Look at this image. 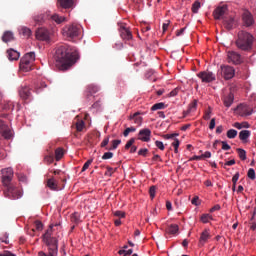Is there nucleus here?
<instances>
[{
	"label": "nucleus",
	"mask_w": 256,
	"mask_h": 256,
	"mask_svg": "<svg viewBox=\"0 0 256 256\" xmlns=\"http://www.w3.org/2000/svg\"><path fill=\"white\" fill-rule=\"evenodd\" d=\"M86 93H87L86 94L87 99H89L90 97H93V95H95V93H99V86L94 85V84L88 85Z\"/></svg>",
	"instance_id": "21"
},
{
	"label": "nucleus",
	"mask_w": 256,
	"mask_h": 256,
	"mask_svg": "<svg viewBox=\"0 0 256 256\" xmlns=\"http://www.w3.org/2000/svg\"><path fill=\"white\" fill-rule=\"evenodd\" d=\"M0 243L9 245V234L5 233L4 236L0 238Z\"/></svg>",
	"instance_id": "50"
},
{
	"label": "nucleus",
	"mask_w": 256,
	"mask_h": 256,
	"mask_svg": "<svg viewBox=\"0 0 256 256\" xmlns=\"http://www.w3.org/2000/svg\"><path fill=\"white\" fill-rule=\"evenodd\" d=\"M237 181H239V172H237L233 177H232V183L234 185H237Z\"/></svg>",
	"instance_id": "61"
},
{
	"label": "nucleus",
	"mask_w": 256,
	"mask_h": 256,
	"mask_svg": "<svg viewBox=\"0 0 256 256\" xmlns=\"http://www.w3.org/2000/svg\"><path fill=\"white\" fill-rule=\"evenodd\" d=\"M228 63H233L234 65H241L243 63V58L241 54L235 51H229L227 54Z\"/></svg>",
	"instance_id": "12"
},
{
	"label": "nucleus",
	"mask_w": 256,
	"mask_h": 256,
	"mask_svg": "<svg viewBox=\"0 0 256 256\" xmlns=\"http://www.w3.org/2000/svg\"><path fill=\"white\" fill-rule=\"evenodd\" d=\"M130 121H134L137 125H141V122L143 121V118L139 116V112L134 113L133 115H130L129 117Z\"/></svg>",
	"instance_id": "30"
},
{
	"label": "nucleus",
	"mask_w": 256,
	"mask_h": 256,
	"mask_svg": "<svg viewBox=\"0 0 256 256\" xmlns=\"http://www.w3.org/2000/svg\"><path fill=\"white\" fill-rule=\"evenodd\" d=\"M7 55H8L9 61H17L19 60V57H21V54L13 48L7 51Z\"/></svg>",
	"instance_id": "22"
},
{
	"label": "nucleus",
	"mask_w": 256,
	"mask_h": 256,
	"mask_svg": "<svg viewBox=\"0 0 256 256\" xmlns=\"http://www.w3.org/2000/svg\"><path fill=\"white\" fill-rule=\"evenodd\" d=\"M91 163H93V159H89L82 167V172L87 171V168L91 166Z\"/></svg>",
	"instance_id": "53"
},
{
	"label": "nucleus",
	"mask_w": 256,
	"mask_h": 256,
	"mask_svg": "<svg viewBox=\"0 0 256 256\" xmlns=\"http://www.w3.org/2000/svg\"><path fill=\"white\" fill-rule=\"evenodd\" d=\"M49 17H51V12L46 11L44 13L35 15L33 17V19H34L35 23H37V25H43V23H45V21H49Z\"/></svg>",
	"instance_id": "15"
},
{
	"label": "nucleus",
	"mask_w": 256,
	"mask_h": 256,
	"mask_svg": "<svg viewBox=\"0 0 256 256\" xmlns=\"http://www.w3.org/2000/svg\"><path fill=\"white\" fill-rule=\"evenodd\" d=\"M166 233L169 235H177V233H179V226L177 224H171L166 229Z\"/></svg>",
	"instance_id": "28"
},
{
	"label": "nucleus",
	"mask_w": 256,
	"mask_h": 256,
	"mask_svg": "<svg viewBox=\"0 0 256 256\" xmlns=\"http://www.w3.org/2000/svg\"><path fill=\"white\" fill-rule=\"evenodd\" d=\"M155 193H157V186H151L149 189L151 199H155Z\"/></svg>",
	"instance_id": "45"
},
{
	"label": "nucleus",
	"mask_w": 256,
	"mask_h": 256,
	"mask_svg": "<svg viewBox=\"0 0 256 256\" xmlns=\"http://www.w3.org/2000/svg\"><path fill=\"white\" fill-rule=\"evenodd\" d=\"M36 39H38V41H50L51 33L47 28H38L36 30Z\"/></svg>",
	"instance_id": "13"
},
{
	"label": "nucleus",
	"mask_w": 256,
	"mask_h": 256,
	"mask_svg": "<svg viewBox=\"0 0 256 256\" xmlns=\"http://www.w3.org/2000/svg\"><path fill=\"white\" fill-rule=\"evenodd\" d=\"M81 33H83V27L79 24H68L62 29V35L68 41L81 37Z\"/></svg>",
	"instance_id": "3"
},
{
	"label": "nucleus",
	"mask_w": 256,
	"mask_h": 256,
	"mask_svg": "<svg viewBox=\"0 0 256 256\" xmlns=\"http://www.w3.org/2000/svg\"><path fill=\"white\" fill-rule=\"evenodd\" d=\"M179 139H175L174 143H172V147H174V153H179Z\"/></svg>",
	"instance_id": "48"
},
{
	"label": "nucleus",
	"mask_w": 256,
	"mask_h": 256,
	"mask_svg": "<svg viewBox=\"0 0 256 256\" xmlns=\"http://www.w3.org/2000/svg\"><path fill=\"white\" fill-rule=\"evenodd\" d=\"M247 175H248L249 179H251L252 181H255V178H256V176H255V169L250 168L248 170V174Z\"/></svg>",
	"instance_id": "46"
},
{
	"label": "nucleus",
	"mask_w": 256,
	"mask_h": 256,
	"mask_svg": "<svg viewBox=\"0 0 256 256\" xmlns=\"http://www.w3.org/2000/svg\"><path fill=\"white\" fill-rule=\"evenodd\" d=\"M0 256H17V255L11 253L10 251H5L4 253L0 254Z\"/></svg>",
	"instance_id": "64"
},
{
	"label": "nucleus",
	"mask_w": 256,
	"mask_h": 256,
	"mask_svg": "<svg viewBox=\"0 0 256 256\" xmlns=\"http://www.w3.org/2000/svg\"><path fill=\"white\" fill-rule=\"evenodd\" d=\"M135 131H137L135 127H128L124 130L123 135L129 137V133H135Z\"/></svg>",
	"instance_id": "44"
},
{
	"label": "nucleus",
	"mask_w": 256,
	"mask_h": 256,
	"mask_svg": "<svg viewBox=\"0 0 256 256\" xmlns=\"http://www.w3.org/2000/svg\"><path fill=\"white\" fill-rule=\"evenodd\" d=\"M165 107V103L160 102L156 103L151 107V111H159V109H163Z\"/></svg>",
	"instance_id": "41"
},
{
	"label": "nucleus",
	"mask_w": 256,
	"mask_h": 256,
	"mask_svg": "<svg viewBox=\"0 0 256 256\" xmlns=\"http://www.w3.org/2000/svg\"><path fill=\"white\" fill-rule=\"evenodd\" d=\"M197 109V100H194L188 107V110L186 111V115H189V113H193Z\"/></svg>",
	"instance_id": "36"
},
{
	"label": "nucleus",
	"mask_w": 256,
	"mask_h": 256,
	"mask_svg": "<svg viewBox=\"0 0 256 256\" xmlns=\"http://www.w3.org/2000/svg\"><path fill=\"white\" fill-rule=\"evenodd\" d=\"M35 63V52L26 53L20 60V71L29 73L33 70V64Z\"/></svg>",
	"instance_id": "4"
},
{
	"label": "nucleus",
	"mask_w": 256,
	"mask_h": 256,
	"mask_svg": "<svg viewBox=\"0 0 256 256\" xmlns=\"http://www.w3.org/2000/svg\"><path fill=\"white\" fill-rule=\"evenodd\" d=\"M79 213L75 212L71 215V221L72 223H79Z\"/></svg>",
	"instance_id": "47"
},
{
	"label": "nucleus",
	"mask_w": 256,
	"mask_h": 256,
	"mask_svg": "<svg viewBox=\"0 0 256 256\" xmlns=\"http://www.w3.org/2000/svg\"><path fill=\"white\" fill-rule=\"evenodd\" d=\"M154 73H155L154 70H151V69L148 70V71L146 72V74H145L146 79H151V77H153Z\"/></svg>",
	"instance_id": "58"
},
{
	"label": "nucleus",
	"mask_w": 256,
	"mask_h": 256,
	"mask_svg": "<svg viewBox=\"0 0 256 256\" xmlns=\"http://www.w3.org/2000/svg\"><path fill=\"white\" fill-rule=\"evenodd\" d=\"M133 143H135V138H131L125 145V149H131L133 146Z\"/></svg>",
	"instance_id": "55"
},
{
	"label": "nucleus",
	"mask_w": 256,
	"mask_h": 256,
	"mask_svg": "<svg viewBox=\"0 0 256 256\" xmlns=\"http://www.w3.org/2000/svg\"><path fill=\"white\" fill-rule=\"evenodd\" d=\"M49 21H54L57 25H61V23H65V17L60 16L59 14H51L50 12Z\"/></svg>",
	"instance_id": "23"
},
{
	"label": "nucleus",
	"mask_w": 256,
	"mask_h": 256,
	"mask_svg": "<svg viewBox=\"0 0 256 256\" xmlns=\"http://www.w3.org/2000/svg\"><path fill=\"white\" fill-rule=\"evenodd\" d=\"M118 31L120 33V37L121 39H123V41H131V39H133V34L131 33V30H129V28H127V24L125 23H118Z\"/></svg>",
	"instance_id": "9"
},
{
	"label": "nucleus",
	"mask_w": 256,
	"mask_h": 256,
	"mask_svg": "<svg viewBox=\"0 0 256 256\" xmlns=\"http://www.w3.org/2000/svg\"><path fill=\"white\" fill-rule=\"evenodd\" d=\"M238 157L241 161H245L247 159V152L242 148H237Z\"/></svg>",
	"instance_id": "34"
},
{
	"label": "nucleus",
	"mask_w": 256,
	"mask_h": 256,
	"mask_svg": "<svg viewBox=\"0 0 256 256\" xmlns=\"http://www.w3.org/2000/svg\"><path fill=\"white\" fill-rule=\"evenodd\" d=\"M58 5L62 9H71L73 7V0H58Z\"/></svg>",
	"instance_id": "25"
},
{
	"label": "nucleus",
	"mask_w": 256,
	"mask_h": 256,
	"mask_svg": "<svg viewBox=\"0 0 256 256\" xmlns=\"http://www.w3.org/2000/svg\"><path fill=\"white\" fill-rule=\"evenodd\" d=\"M19 95L24 101H29V99H31V89L27 86H22L19 89Z\"/></svg>",
	"instance_id": "19"
},
{
	"label": "nucleus",
	"mask_w": 256,
	"mask_h": 256,
	"mask_svg": "<svg viewBox=\"0 0 256 256\" xmlns=\"http://www.w3.org/2000/svg\"><path fill=\"white\" fill-rule=\"evenodd\" d=\"M53 227H54L53 224L49 226V228L46 230L45 234L43 235V239H51L53 237Z\"/></svg>",
	"instance_id": "33"
},
{
	"label": "nucleus",
	"mask_w": 256,
	"mask_h": 256,
	"mask_svg": "<svg viewBox=\"0 0 256 256\" xmlns=\"http://www.w3.org/2000/svg\"><path fill=\"white\" fill-rule=\"evenodd\" d=\"M56 67L61 71H67L69 67L75 65L79 59V53L71 51L67 46H59L54 56Z\"/></svg>",
	"instance_id": "1"
},
{
	"label": "nucleus",
	"mask_w": 256,
	"mask_h": 256,
	"mask_svg": "<svg viewBox=\"0 0 256 256\" xmlns=\"http://www.w3.org/2000/svg\"><path fill=\"white\" fill-rule=\"evenodd\" d=\"M57 179L55 177H51L50 179H48L47 181V187H49V189H51L52 191H57Z\"/></svg>",
	"instance_id": "27"
},
{
	"label": "nucleus",
	"mask_w": 256,
	"mask_h": 256,
	"mask_svg": "<svg viewBox=\"0 0 256 256\" xmlns=\"http://www.w3.org/2000/svg\"><path fill=\"white\" fill-rule=\"evenodd\" d=\"M227 137H228V139H235V137H237V130H235V129L228 130Z\"/></svg>",
	"instance_id": "42"
},
{
	"label": "nucleus",
	"mask_w": 256,
	"mask_h": 256,
	"mask_svg": "<svg viewBox=\"0 0 256 256\" xmlns=\"http://www.w3.org/2000/svg\"><path fill=\"white\" fill-rule=\"evenodd\" d=\"M63 155H65V150L63 148H57L55 150L56 161H61V159H63Z\"/></svg>",
	"instance_id": "32"
},
{
	"label": "nucleus",
	"mask_w": 256,
	"mask_h": 256,
	"mask_svg": "<svg viewBox=\"0 0 256 256\" xmlns=\"http://www.w3.org/2000/svg\"><path fill=\"white\" fill-rule=\"evenodd\" d=\"M138 139L144 143H149V141H151V130L149 128L140 130L138 133Z\"/></svg>",
	"instance_id": "16"
},
{
	"label": "nucleus",
	"mask_w": 256,
	"mask_h": 256,
	"mask_svg": "<svg viewBox=\"0 0 256 256\" xmlns=\"http://www.w3.org/2000/svg\"><path fill=\"white\" fill-rule=\"evenodd\" d=\"M15 105H13V102L8 101L6 103H4V105L2 106L3 111H13Z\"/></svg>",
	"instance_id": "35"
},
{
	"label": "nucleus",
	"mask_w": 256,
	"mask_h": 256,
	"mask_svg": "<svg viewBox=\"0 0 256 256\" xmlns=\"http://www.w3.org/2000/svg\"><path fill=\"white\" fill-rule=\"evenodd\" d=\"M21 35H23V37H31V29L27 28V27H22L20 30Z\"/></svg>",
	"instance_id": "39"
},
{
	"label": "nucleus",
	"mask_w": 256,
	"mask_h": 256,
	"mask_svg": "<svg viewBox=\"0 0 256 256\" xmlns=\"http://www.w3.org/2000/svg\"><path fill=\"white\" fill-rule=\"evenodd\" d=\"M107 145H109V136L104 138V140L101 142L100 147H107Z\"/></svg>",
	"instance_id": "59"
},
{
	"label": "nucleus",
	"mask_w": 256,
	"mask_h": 256,
	"mask_svg": "<svg viewBox=\"0 0 256 256\" xmlns=\"http://www.w3.org/2000/svg\"><path fill=\"white\" fill-rule=\"evenodd\" d=\"M44 160L46 161V163H49V164L53 163L54 161L53 155L46 156Z\"/></svg>",
	"instance_id": "63"
},
{
	"label": "nucleus",
	"mask_w": 256,
	"mask_h": 256,
	"mask_svg": "<svg viewBox=\"0 0 256 256\" xmlns=\"http://www.w3.org/2000/svg\"><path fill=\"white\" fill-rule=\"evenodd\" d=\"M242 21L245 27H251L253 23H255V19H253V14L249 11H245L242 15Z\"/></svg>",
	"instance_id": "18"
},
{
	"label": "nucleus",
	"mask_w": 256,
	"mask_h": 256,
	"mask_svg": "<svg viewBox=\"0 0 256 256\" xmlns=\"http://www.w3.org/2000/svg\"><path fill=\"white\" fill-rule=\"evenodd\" d=\"M103 160L113 159V152H105L102 156Z\"/></svg>",
	"instance_id": "51"
},
{
	"label": "nucleus",
	"mask_w": 256,
	"mask_h": 256,
	"mask_svg": "<svg viewBox=\"0 0 256 256\" xmlns=\"http://www.w3.org/2000/svg\"><path fill=\"white\" fill-rule=\"evenodd\" d=\"M235 99V96L230 92L227 96L224 97L223 103L225 107L229 108L231 105H233V101Z\"/></svg>",
	"instance_id": "24"
},
{
	"label": "nucleus",
	"mask_w": 256,
	"mask_h": 256,
	"mask_svg": "<svg viewBox=\"0 0 256 256\" xmlns=\"http://www.w3.org/2000/svg\"><path fill=\"white\" fill-rule=\"evenodd\" d=\"M199 9H201V2L195 1L192 4V13H199Z\"/></svg>",
	"instance_id": "40"
},
{
	"label": "nucleus",
	"mask_w": 256,
	"mask_h": 256,
	"mask_svg": "<svg viewBox=\"0 0 256 256\" xmlns=\"http://www.w3.org/2000/svg\"><path fill=\"white\" fill-rule=\"evenodd\" d=\"M228 13L229 8L227 5H220L213 11V17L216 21H221V19L224 20L227 17Z\"/></svg>",
	"instance_id": "8"
},
{
	"label": "nucleus",
	"mask_w": 256,
	"mask_h": 256,
	"mask_svg": "<svg viewBox=\"0 0 256 256\" xmlns=\"http://www.w3.org/2000/svg\"><path fill=\"white\" fill-rule=\"evenodd\" d=\"M107 171L105 172V175H107L108 177H111V175H113L114 171L113 168L111 167H106Z\"/></svg>",
	"instance_id": "60"
},
{
	"label": "nucleus",
	"mask_w": 256,
	"mask_h": 256,
	"mask_svg": "<svg viewBox=\"0 0 256 256\" xmlns=\"http://www.w3.org/2000/svg\"><path fill=\"white\" fill-rule=\"evenodd\" d=\"M223 21L225 28L228 29V31H231V29H233V26L235 25V19L233 17H226Z\"/></svg>",
	"instance_id": "26"
},
{
	"label": "nucleus",
	"mask_w": 256,
	"mask_h": 256,
	"mask_svg": "<svg viewBox=\"0 0 256 256\" xmlns=\"http://www.w3.org/2000/svg\"><path fill=\"white\" fill-rule=\"evenodd\" d=\"M179 93V90L177 88H175L174 90H172L168 97H177V94Z\"/></svg>",
	"instance_id": "62"
},
{
	"label": "nucleus",
	"mask_w": 256,
	"mask_h": 256,
	"mask_svg": "<svg viewBox=\"0 0 256 256\" xmlns=\"http://www.w3.org/2000/svg\"><path fill=\"white\" fill-rule=\"evenodd\" d=\"M213 219V216H211L210 214H203L201 217H200V221L202 223H207L209 220Z\"/></svg>",
	"instance_id": "43"
},
{
	"label": "nucleus",
	"mask_w": 256,
	"mask_h": 256,
	"mask_svg": "<svg viewBox=\"0 0 256 256\" xmlns=\"http://www.w3.org/2000/svg\"><path fill=\"white\" fill-rule=\"evenodd\" d=\"M147 153H149L147 148H143L138 151V155H142V157H147Z\"/></svg>",
	"instance_id": "54"
},
{
	"label": "nucleus",
	"mask_w": 256,
	"mask_h": 256,
	"mask_svg": "<svg viewBox=\"0 0 256 256\" xmlns=\"http://www.w3.org/2000/svg\"><path fill=\"white\" fill-rule=\"evenodd\" d=\"M43 242L48 247L49 256H57L59 253V241L57 238H45Z\"/></svg>",
	"instance_id": "5"
},
{
	"label": "nucleus",
	"mask_w": 256,
	"mask_h": 256,
	"mask_svg": "<svg viewBox=\"0 0 256 256\" xmlns=\"http://www.w3.org/2000/svg\"><path fill=\"white\" fill-rule=\"evenodd\" d=\"M6 189L4 190L5 197H8V199H21L23 196V192H21V189H19L14 184H9L8 186H5Z\"/></svg>",
	"instance_id": "6"
},
{
	"label": "nucleus",
	"mask_w": 256,
	"mask_h": 256,
	"mask_svg": "<svg viewBox=\"0 0 256 256\" xmlns=\"http://www.w3.org/2000/svg\"><path fill=\"white\" fill-rule=\"evenodd\" d=\"M13 181V168L2 169V183L4 186L11 185Z\"/></svg>",
	"instance_id": "11"
},
{
	"label": "nucleus",
	"mask_w": 256,
	"mask_h": 256,
	"mask_svg": "<svg viewBox=\"0 0 256 256\" xmlns=\"http://www.w3.org/2000/svg\"><path fill=\"white\" fill-rule=\"evenodd\" d=\"M119 145H121V140H113L112 146L110 148H106V151H115Z\"/></svg>",
	"instance_id": "37"
},
{
	"label": "nucleus",
	"mask_w": 256,
	"mask_h": 256,
	"mask_svg": "<svg viewBox=\"0 0 256 256\" xmlns=\"http://www.w3.org/2000/svg\"><path fill=\"white\" fill-rule=\"evenodd\" d=\"M253 35L247 31H239L236 39V47L241 51H251L253 49Z\"/></svg>",
	"instance_id": "2"
},
{
	"label": "nucleus",
	"mask_w": 256,
	"mask_h": 256,
	"mask_svg": "<svg viewBox=\"0 0 256 256\" xmlns=\"http://www.w3.org/2000/svg\"><path fill=\"white\" fill-rule=\"evenodd\" d=\"M236 111L240 115V117H249V115L253 114V109L247 104L238 105Z\"/></svg>",
	"instance_id": "14"
},
{
	"label": "nucleus",
	"mask_w": 256,
	"mask_h": 256,
	"mask_svg": "<svg viewBox=\"0 0 256 256\" xmlns=\"http://www.w3.org/2000/svg\"><path fill=\"white\" fill-rule=\"evenodd\" d=\"M249 137H251V131L249 130H242L239 133V139L241 141H247V139H249Z\"/></svg>",
	"instance_id": "31"
},
{
	"label": "nucleus",
	"mask_w": 256,
	"mask_h": 256,
	"mask_svg": "<svg viewBox=\"0 0 256 256\" xmlns=\"http://www.w3.org/2000/svg\"><path fill=\"white\" fill-rule=\"evenodd\" d=\"M76 131L81 132L85 129V122L83 120H78L76 123Z\"/></svg>",
	"instance_id": "38"
},
{
	"label": "nucleus",
	"mask_w": 256,
	"mask_h": 256,
	"mask_svg": "<svg viewBox=\"0 0 256 256\" xmlns=\"http://www.w3.org/2000/svg\"><path fill=\"white\" fill-rule=\"evenodd\" d=\"M155 145H156L157 148L160 149V151H165V145L163 144V142L157 140V141L155 142Z\"/></svg>",
	"instance_id": "52"
},
{
	"label": "nucleus",
	"mask_w": 256,
	"mask_h": 256,
	"mask_svg": "<svg viewBox=\"0 0 256 256\" xmlns=\"http://www.w3.org/2000/svg\"><path fill=\"white\" fill-rule=\"evenodd\" d=\"M199 79H201L202 83H213L216 81L217 77L211 71H202L198 73Z\"/></svg>",
	"instance_id": "10"
},
{
	"label": "nucleus",
	"mask_w": 256,
	"mask_h": 256,
	"mask_svg": "<svg viewBox=\"0 0 256 256\" xmlns=\"http://www.w3.org/2000/svg\"><path fill=\"white\" fill-rule=\"evenodd\" d=\"M218 73L226 80L233 79L235 77V68L229 65H221Z\"/></svg>",
	"instance_id": "7"
},
{
	"label": "nucleus",
	"mask_w": 256,
	"mask_h": 256,
	"mask_svg": "<svg viewBox=\"0 0 256 256\" xmlns=\"http://www.w3.org/2000/svg\"><path fill=\"white\" fill-rule=\"evenodd\" d=\"M115 217H120V219H123L125 217V212L123 211H116L114 212Z\"/></svg>",
	"instance_id": "57"
},
{
	"label": "nucleus",
	"mask_w": 256,
	"mask_h": 256,
	"mask_svg": "<svg viewBox=\"0 0 256 256\" xmlns=\"http://www.w3.org/2000/svg\"><path fill=\"white\" fill-rule=\"evenodd\" d=\"M221 144H222L223 151H229L231 149V146L227 144V142L222 141Z\"/></svg>",
	"instance_id": "56"
},
{
	"label": "nucleus",
	"mask_w": 256,
	"mask_h": 256,
	"mask_svg": "<svg viewBox=\"0 0 256 256\" xmlns=\"http://www.w3.org/2000/svg\"><path fill=\"white\" fill-rule=\"evenodd\" d=\"M211 239V233L209 232V229H205L201 234H200V239H199V245H205L207 241Z\"/></svg>",
	"instance_id": "20"
},
{
	"label": "nucleus",
	"mask_w": 256,
	"mask_h": 256,
	"mask_svg": "<svg viewBox=\"0 0 256 256\" xmlns=\"http://www.w3.org/2000/svg\"><path fill=\"white\" fill-rule=\"evenodd\" d=\"M36 231H42L43 230V223L39 220L34 222Z\"/></svg>",
	"instance_id": "49"
},
{
	"label": "nucleus",
	"mask_w": 256,
	"mask_h": 256,
	"mask_svg": "<svg viewBox=\"0 0 256 256\" xmlns=\"http://www.w3.org/2000/svg\"><path fill=\"white\" fill-rule=\"evenodd\" d=\"M13 39H15V37L13 36V32H11V31L4 32V34L2 36V41L4 43H9V41H13Z\"/></svg>",
	"instance_id": "29"
},
{
	"label": "nucleus",
	"mask_w": 256,
	"mask_h": 256,
	"mask_svg": "<svg viewBox=\"0 0 256 256\" xmlns=\"http://www.w3.org/2000/svg\"><path fill=\"white\" fill-rule=\"evenodd\" d=\"M0 133L4 139H11V129L3 120H0Z\"/></svg>",
	"instance_id": "17"
}]
</instances>
